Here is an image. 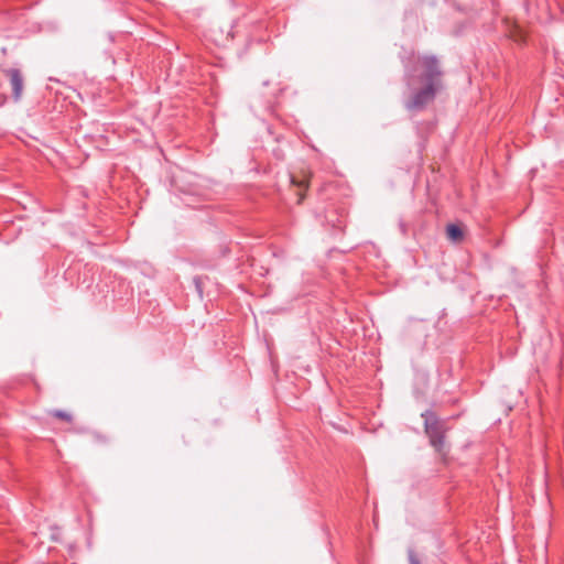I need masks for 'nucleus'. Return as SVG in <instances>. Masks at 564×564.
<instances>
[{
	"instance_id": "obj_1",
	"label": "nucleus",
	"mask_w": 564,
	"mask_h": 564,
	"mask_svg": "<svg viewBox=\"0 0 564 564\" xmlns=\"http://www.w3.org/2000/svg\"><path fill=\"white\" fill-rule=\"evenodd\" d=\"M420 73L416 69H406L404 74L406 86L412 89L417 83L422 87L415 89L405 102L408 110H422L432 102L436 95L443 89V76L441 63L435 55H422L417 58Z\"/></svg>"
},
{
	"instance_id": "obj_2",
	"label": "nucleus",
	"mask_w": 564,
	"mask_h": 564,
	"mask_svg": "<svg viewBox=\"0 0 564 564\" xmlns=\"http://www.w3.org/2000/svg\"><path fill=\"white\" fill-rule=\"evenodd\" d=\"M421 416L424 420V432L430 440V444L436 452L441 453L445 445V422L431 410L424 411Z\"/></svg>"
},
{
	"instance_id": "obj_3",
	"label": "nucleus",
	"mask_w": 564,
	"mask_h": 564,
	"mask_svg": "<svg viewBox=\"0 0 564 564\" xmlns=\"http://www.w3.org/2000/svg\"><path fill=\"white\" fill-rule=\"evenodd\" d=\"M4 74L10 80L13 99L19 101L24 86V79L21 72L18 68H9L4 70Z\"/></svg>"
},
{
	"instance_id": "obj_4",
	"label": "nucleus",
	"mask_w": 564,
	"mask_h": 564,
	"mask_svg": "<svg viewBox=\"0 0 564 564\" xmlns=\"http://www.w3.org/2000/svg\"><path fill=\"white\" fill-rule=\"evenodd\" d=\"M446 234L448 238L453 241H458L463 238V230L458 225L449 224L446 227Z\"/></svg>"
},
{
	"instance_id": "obj_5",
	"label": "nucleus",
	"mask_w": 564,
	"mask_h": 564,
	"mask_svg": "<svg viewBox=\"0 0 564 564\" xmlns=\"http://www.w3.org/2000/svg\"><path fill=\"white\" fill-rule=\"evenodd\" d=\"M54 417L61 419L66 422L72 421V415L63 410H54L51 412Z\"/></svg>"
},
{
	"instance_id": "obj_6",
	"label": "nucleus",
	"mask_w": 564,
	"mask_h": 564,
	"mask_svg": "<svg viewBox=\"0 0 564 564\" xmlns=\"http://www.w3.org/2000/svg\"><path fill=\"white\" fill-rule=\"evenodd\" d=\"M408 560H409V564H422L417 554L415 553V551L412 547L408 549Z\"/></svg>"
},
{
	"instance_id": "obj_7",
	"label": "nucleus",
	"mask_w": 564,
	"mask_h": 564,
	"mask_svg": "<svg viewBox=\"0 0 564 564\" xmlns=\"http://www.w3.org/2000/svg\"><path fill=\"white\" fill-rule=\"evenodd\" d=\"M291 182H292V184L296 185L300 189L307 186L306 181L297 182L294 176H291Z\"/></svg>"
},
{
	"instance_id": "obj_8",
	"label": "nucleus",
	"mask_w": 564,
	"mask_h": 564,
	"mask_svg": "<svg viewBox=\"0 0 564 564\" xmlns=\"http://www.w3.org/2000/svg\"><path fill=\"white\" fill-rule=\"evenodd\" d=\"M304 198V194L302 192H299V199L297 203L301 204Z\"/></svg>"
},
{
	"instance_id": "obj_9",
	"label": "nucleus",
	"mask_w": 564,
	"mask_h": 564,
	"mask_svg": "<svg viewBox=\"0 0 564 564\" xmlns=\"http://www.w3.org/2000/svg\"><path fill=\"white\" fill-rule=\"evenodd\" d=\"M194 282L196 283V285L198 286V278H195L194 279Z\"/></svg>"
}]
</instances>
